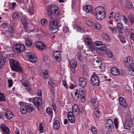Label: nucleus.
Segmentation results:
<instances>
[{
  "label": "nucleus",
  "instance_id": "nucleus-1",
  "mask_svg": "<svg viewBox=\"0 0 134 134\" xmlns=\"http://www.w3.org/2000/svg\"><path fill=\"white\" fill-rule=\"evenodd\" d=\"M19 103L20 105V110L23 114H26L27 112L31 113L34 110L35 107L32 104L21 102Z\"/></svg>",
  "mask_w": 134,
  "mask_h": 134
},
{
  "label": "nucleus",
  "instance_id": "nucleus-2",
  "mask_svg": "<svg viewBox=\"0 0 134 134\" xmlns=\"http://www.w3.org/2000/svg\"><path fill=\"white\" fill-rule=\"evenodd\" d=\"M96 18L99 20H101L105 18L106 12L104 8L102 6L97 7L95 9Z\"/></svg>",
  "mask_w": 134,
  "mask_h": 134
},
{
  "label": "nucleus",
  "instance_id": "nucleus-3",
  "mask_svg": "<svg viewBox=\"0 0 134 134\" xmlns=\"http://www.w3.org/2000/svg\"><path fill=\"white\" fill-rule=\"evenodd\" d=\"M124 63L131 73L134 74V64L132 63L133 60L131 57L125 58L124 60Z\"/></svg>",
  "mask_w": 134,
  "mask_h": 134
},
{
  "label": "nucleus",
  "instance_id": "nucleus-4",
  "mask_svg": "<svg viewBox=\"0 0 134 134\" xmlns=\"http://www.w3.org/2000/svg\"><path fill=\"white\" fill-rule=\"evenodd\" d=\"M10 65L11 69L13 71L20 72L22 71V68L21 67L19 62L16 60L11 59L10 60Z\"/></svg>",
  "mask_w": 134,
  "mask_h": 134
},
{
  "label": "nucleus",
  "instance_id": "nucleus-5",
  "mask_svg": "<svg viewBox=\"0 0 134 134\" xmlns=\"http://www.w3.org/2000/svg\"><path fill=\"white\" fill-rule=\"evenodd\" d=\"M106 46L104 47H101L97 48V52L100 54H104L105 53L107 56L110 58L113 56V54L111 50L109 49H106Z\"/></svg>",
  "mask_w": 134,
  "mask_h": 134
},
{
  "label": "nucleus",
  "instance_id": "nucleus-6",
  "mask_svg": "<svg viewBox=\"0 0 134 134\" xmlns=\"http://www.w3.org/2000/svg\"><path fill=\"white\" fill-rule=\"evenodd\" d=\"M49 29L50 31L53 33H54L53 31L57 30L59 28L57 20L55 19L52 18L51 17V19L49 20Z\"/></svg>",
  "mask_w": 134,
  "mask_h": 134
},
{
  "label": "nucleus",
  "instance_id": "nucleus-7",
  "mask_svg": "<svg viewBox=\"0 0 134 134\" xmlns=\"http://www.w3.org/2000/svg\"><path fill=\"white\" fill-rule=\"evenodd\" d=\"M47 14L49 15L51 14V15L56 16L59 13V9L57 6L53 5L50 7L49 10L47 9Z\"/></svg>",
  "mask_w": 134,
  "mask_h": 134
},
{
  "label": "nucleus",
  "instance_id": "nucleus-8",
  "mask_svg": "<svg viewBox=\"0 0 134 134\" xmlns=\"http://www.w3.org/2000/svg\"><path fill=\"white\" fill-rule=\"evenodd\" d=\"M90 81L91 85L94 86H98L100 83L98 78L96 75H92L91 76Z\"/></svg>",
  "mask_w": 134,
  "mask_h": 134
},
{
  "label": "nucleus",
  "instance_id": "nucleus-9",
  "mask_svg": "<svg viewBox=\"0 0 134 134\" xmlns=\"http://www.w3.org/2000/svg\"><path fill=\"white\" fill-rule=\"evenodd\" d=\"M25 49V47L24 44H16L14 47V51L17 53L21 51H23Z\"/></svg>",
  "mask_w": 134,
  "mask_h": 134
},
{
  "label": "nucleus",
  "instance_id": "nucleus-10",
  "mask_svg": "<svg viewBox=\"0 0 134 134\" xmlns=\"http://www.w3.org/2000/svg\"><path fill=\"white\" fill-rule=\"evenodd\" d=\"M85 43L88 46L89 50L91 51H94V47L92 40L90 37H87L85 39Z\"/></svg>",
  "mask_w": 134,
  "mask_h": 134
},
{
  "label": "nucleus",
  "instance_id": "nucleus-11",
  "mask_svg": "<svg viewBox=\"0 0 134 134\" xmlns=\"http://www.w3.org/2000/svg\"><path fill=\"white\" fill-rule=\"evenodd\" d=\"M36 47L41 51H44L47 48V46L44 44L40 41H37L35 42Z\"/></svg>",
  "mask_w": 134,
  "mask_h": 134
},
{
  "label": "nucleus",
  "instance_id": "nucleus-12",
  "mask_svg": "<svg viewBox=\"0 0 134 134\" xmlns=\"http://www.w3.org/2000/svg\"><path fill=\"white\" fill-rule=\"evenodd\" d=\"M70 68L71 71H70V73L71 74H74L75 72V68L77 65L76 62L74 59L71 60L70 62Z\"/></svg>",
  "mask_w": 134,
  "mask_h": 134
},
{
  "label": "nucleus",
  "instance_id": "nucleus-13",
  "mask_svg": "<svg viewBox=\"0 0 134 134\" xmlns=\"http://www.w3.org/2000/svg\"><path fill=\"white\" fill-rule=\"evenodd\" d=\"M41 102V99L38 97H35L33 100V102L37 108H38L40 105Z\"/></svg>",
  "mask_w": 134,
  "mask_h": 134
},
{
  "label": "nucleus",
  "instance_id": "nucleus-14",
  "mask_svg": "<svg viewBox=\"0 0 134 134\" xmlns=\"http://www.w3.org/2000/svg\"><path fill=\"white\" fill-rule=\"evenodd\" d=\"M79 85L81 87L84 88L86 86L87 79L85 78H81L79 79Z\"/></svg>",
  "mask_w": 134,
  "mask_h": 134
},
{
  "label": "nucleus",
  "instance_id": "nucleus-15",
  "mask_svg": "<svg viewBox=\"0 0 134 134\" xmlns=\"http://www.w3.org/2000/svg\"><path fill=\"white\" fill-rule=\"evenodd\" d=\"M29 56V59L32 63H35L37 62V59L35 55L33 53L30 52L28 54Z\"/></svg>",
  "mask_w": 134,
  "mask_h": 134
},
{
  "label": "nucleus",
  "instance_id": "nucleus-16",
  "mask_svg": "<svg viewBox=\"0 0 134 134\" xmlns=\"http://www.w3.org/2000/svg\"><path fill=\"white\" fill-rule=\"evenodd\" d=\"M39 72L42 74L41 75L44 76L43 78L45 79H48L49 77L48 71L47 69L44 70L43 71L42 69H40L39 70Z\"/></svg>",
  "mask_w": 134,
  "mask_h": 134
},
{
  "label": "nucleus",
  "instance_id": "nucleus-17",
  "mask_svg": "<svg viewBox=\"0 0 134 134\" xmlns=\"http://www.w3.org/2000/svg\"><path fill=\"white\" fill-rule=\"evenodd\" d=\"M39 72L42 74L41 75L44 76L43 78L45 79H48L49 77L48 71L47 69L44 70L43 71L42 69H40L39 70Z\"/></svg>",
  "mask_w": 134,
  "mask_h": 134
},
{
  "label": "nucleus",
  "instance_id": "nucleus-18",
  "mask_svg": "<svg viewBox=\"0 0 134 134\" xmlns=\"http://www.w3.org/2000/svg\"><path fill=\"white\" fill-rule=\"evenodd\" d=\"M68 118L70 122L72 123H74L75 121V119L72 112H70L68 114Z\"/></svg>",
  "mask_w": 134,
  "mask_h": 134
},
{
  "label": "nucleus",
  "instance_id": "nucleus-19",
  "mask_svg": "<svg viewBox=\"0 0 134 134\" xmlns=\"http://www.w3.org/2000/svg\"><path fill=\"white\" fill-rule=\"evenodd\" d=\"M1 127L3 132V134H5V133L9 134V130L8 128L6 127L4 124H2L1 126Z\"/></svg>",
  "mask_w": 134,
  "mask_h": 134
},
{
  "label": "nucleus",
  "instance_id": "nucleus-20",
  "mask_svg": "<svg viewBox=\"0 0 134 134\" xmlns=\"http://www.w3.org/2000/svg\"><path fill=\"white\" fill-rule=\"evenodd\" d=\"M53 55L57 62H59L60 61V55L59 52L58 51H54L53 53Z\"/></svg>",
  "mask_w": 134,
  "mask_h": 134
},
{
  "label": "nucleus",
  "instance_id": "nucleus-21",
  "mask_svg": "<svg viewBox=\"0 0 134 134\" xmlns=\"http://www.w3.org/2000/svg\"><path fill=\"white\" fill-rule=\"evenodd\" d=\"M84 10L87 13L91 14L92 12V8L90 5H86L83 7Z\"/></svg>",
  "mask_w": 134,
  "mask_h": 134
},
{
  "label": "nucleus",
  "instance_id": "nucleus-22",
  "mask_svg": "<svg viewBox=\"0 0 134 134\" xmlns=\"http://www.w3.org/2000/svg\"><path fill=\"white\" fill-rule=\"evenodd\" d=\"M34 4L32 3H30L29 5V14L32 15L34 12Z\"/></svg>",
  "mask_w": 134,
  "mask_h": 134
},
{
  "label": "nucleus",
  "instance_id": "nucleus-23",
  "mask_svg": "<svg viewBox=\"0 0 134 134\" xmlns=\"http://www.w3.org/2000/svg\"><path fill=\"white\" fill-rule=\"evenodd\" d=\"M119 102L121 106L123 107H125L127 106L124 98L122 97H120L119 98Z\"/></svg>",
  "mask_w": 134,
  "mask_h": 134
},
{
  "label": "nucleus",
  "instance_id": "nucleus-24",
  "mask_svg": "<svg viewBox=\"0 0 134 134\" xmlns=\"http://www.w3.org/2000/svg\"><path fill=\"white\" fill-rule=\"evenodd\" d=\"M111 74L115 76L119 75L120 74L119 71L117 68L115 67H112L110 70Z\"/></svg>",
  "mask_w": 134,
  "mask_h": 134
},
{
  "label": "nucleus",
  "instance_id": "nucleus-25",
  "mask_svg": "<svg viewBox=\"0 0 134 134\" xmlns=\"http://www.w3.org/2000/svg\"><path fill=\"white\" fill-rule=\"evenodd\" d=\"M73 92L74 94L72 95L73 99L74 100L77 101L79 98L78 91L76 89H74L73 90Z\"/></svg>",
  "mask_w": 134,
  "mask_h": 134
},
{
  "label": "nucleus",
  "instance_id": "nucleus-26",
  "mask_svg": "<svg viewBox=\"0 0 134 134\" xmlns=\"http://www.w3.org/2000/svg\"><path fill=\"white\" fill-rule=\"evenodd\" d=\"M5 116L7 119H11L13 117V113L10 111H7L5 112Z\"/></svg>",
  "mask_w": 134,
  "mask_h": 134
},
{
  "label": "nucleus",
  "instance_id": "nucleus-27",
  "mask_svg": "<svg viewBox=\"0 0 134 134\" xmlns=\"http://www.w3.org/2000/svg\"><path fill=\"white\" fill-rule=\"evenodd\" d=\"M72 114H77L79 111V108L76 104L74 105L72 107Z\"/></svg>",
  "mask_w": 134,
  "mask_h": 134
},
{
  "label": "nucleus",
  "instance_id": "nucleus-28",
  "mask_svg": "<svg viewBox=\"0 0 134 134\" xmlns=\"http://www.w3.org/2000/svg\"><path fill=\"white\" fill-rule=\"evenodd\" d=\"M113 125L112 121L110 119L108 120L106 125V128L107 129H109Z\"/></svg>",
  "mask_w": 134,
  "mask_h": 134
},
{
  "label": "nucleus",
  "instance_id": "nucleus-29",
  "mask_svg": "<svg viewBox=\"0 0 134 134\" xmlns=\"http://www.w3.org/2000/svg\"><path fill=\"white\" fill-rule=\"evenodd\" d=\"M91 102L95 107V109H96L98 107V102L95 98H92L91 99Z\"/></svg>",
  "mask_w": 134,
  "mask_h": 134
},
{
  "label": "nucleus",
  "instance_id": "nucleus-30",
  "mask_svg": "<svg viewBox=\"0 0 134 134\" xmlns=\"http://www.w3.org/2000/svg\"><path fill=\"white\" fill-rule=\"evenodd\" d=\"M94 44L95 45L97 46L98 47H97L96 49V51H97V48L99 47H105L106 46L103 44L102 43L99 41H96L94 42Z\"/></svg>",
  "mask_w": 134,
  "mask_h": 134
},
{
  "label": "nucleus",
  "instance_id": "nucleus-31",
  "mask_svg": "<svg viewBox=\"0 0 134 134\" xmlns=\"http://www.w3.org/2000/svg\"><path fill=\"white\" fill-rule=\"evenodd\" d=\"M5 58L4 57H3L2 54H1V53H0V65H1V66H3L5 63Z\"/></svg>",
  "mask_w": 134,
  "mask_h": 134
},
{
  "label": "nucleus",
  "instance_id": "nucleus-32",
  "mask_svg": "<svg viewBox=\"0 0 134 134\" xmlns=\"http://www.w3.org/2000/svg\"><path fill=\"white\" fill-rule=\"evenodd\" d=\"M49 81L48 82L49 85H50L52 88H54L55 87V81L53 79L50 78L49 79Z\"/></svg>",
  "mask_w": 134,
  "mask_h": 134
},
{
  "label": "nucleus",
  "instance_id": "nucleus-33",
  "mask_svg": "<svg viewBox=\"0 0 134 134\" xmlns=\"http://www.w3.org/2000/svg\"><path fill=\"white\" fill-rule=\"evenodd\" d=\"M53 125L54 128L56 130H58L60 127V125L59 121L56 120L54 122Z\"/></svg>",
  "mask_w": 134,
  "mask_h": 134
},
{
  "label": "nucleus",
  "instance_id": "nucleus-34",
  "mask_svg": "<svg viewBox=\"0 0 134 134\" xmlns=\"http://www.w3.org/2000/svg\"><path fill=\"white\" fill-rule=\"evenodd\" d=\"M46 112L48 114L52 116L53 115V110L50 107H48L46 109Z\"/></svg>",
  "mask_w": 134,
  "mask_h": 134
},
{
  "label": "nucleus",
  "instance_id": "nucleus-35",
  "mask_svg": "<svg viewBox=\"0 0 134 134\" xmlns=\"http://www.w3.org/2000/svg\"><path fill=\"white\" fill-rule=\"evenodd\" d=\"M25 44L26 46L28 47H30L32 45V42L31 40L27 39L25 40Z\"/></svg>",
  "mask_w": 134,
  "mask_h": 134
},
{
  "label": "nucleus",
  "instance_id": "nucleus-36",
  "mask_svg": "<svg viewBox=\"0 0 134 134\" xmlns=\"http://www.w3.org/2000/svg\"><path fill=\"white\" fill-rule=\"evenodd\" d=\"M76 57L80 61L82 62L83 61V58L80 52L78 53L76 55Z\"/></svg>",
  "mask_w": 134,
  "mask_h": 134
},
{
  "label": "nucleus",
  "instance_id": "nucleus-37",
  "mask_svg": "<svg viewBox=\"0 0 134 134\" xmlns=\"http://www.w3.org/2000/svg\"><path fill=\"white\" fill-rule=\"evenodd\" d=\"M5 101V97L4 95L0 92V102H3Z\"/></svg>",
  "mask_w": 134,
  "mask_h": 134
},
{
  "label": "nucleus",
  "instance_id": "nucleus-38",
  "mask_svg": "<svg viewBox=\"0 0 134 134\" xmlns=\"http://www.w3.org/2000/svg\"><path fill=\"white\" fill-rule=\"evenodd\" d=\"M102 36L105 40L107 42H109L110 40V38L109 36L106 34H104Z\"/></svg>",
  "mask_w": 134,
  "mask_h": 134
},
{
  "label": "nucleus",
  "instance_id": "nucleus-39",
  "mask_svg": "<svg viewBox=\"0 0 134 134\" xmlns=\"http://www.w3.org/2000/svg\"><path fill=\"white\" fill-rule=\"evenodd\" d=\"M117 28L120 31H122V30L123 28V25L122 23L121 22L118 23L117 24Z\"/></svg>",
  "mask_w": 134,
  "mask_h": 134
},
{
  "label": "nucleus",
  "instance_id": "nucleus-40",
  "mask_svg": "<svg viewBox=\"0 0 134 134\" xmlns=\"http://www.w3.org/2000/svg\"><path fill=\"white\" fill-rule=\"evenodd\" d=\"M128 18L129 21L131 23V25H132L134 23V18L130 15H129Z\"/></svg>",
  "mask_w": 134,
  "mask_h": 134
},
{
  "label": "nucleus",
  "instance_id": "nucleus-41",
  "mask_svg": "<svg viewBox=\"0 0 134 134\" xmlns=\"http://www.w3.org/2000/svg\"><path fill=\"white\" fill-rule=\"evenodd\" d=\"M115 19L116 22L121 20L120 14L119 13H116L115 14Z\"/></svg>",
  "mask_w": 134,
  "mask_h": 134
},
{
  "label": "nucleus",
  "instance_id": "nucleus-42",
  "mask_svg": "<svg viewBox=\"0 0 134 134\" xmlns=\"http://www.w3.org/2000/svg\"><path fill=\"white\" fill-rule=\"evenodd\" d=\"M74 27H75L76 30L77 32H79L82 33L84 32H85L84 30L79 26H75Z\"/></svg>",
  "mask_w": 134,
  "mask_h": 134
},
{
  "label": "nucleus",
  "instance_id": "nucleus-43",
  "mask_svg": "<svg viewBox=\"0 0 134 134\" xmlns=\"http://www.w3.org/2000/svg\"><path fill=\"white\" fill-rule=\"evenodd\" d=\"M41 22L42 25L44 26H45L48 23L47 20L45 19H42L41 20Z\"/></svg>",
  "mask_w": 134,
  "mask_h": 134
},
{
  "label": "nucleus",
  "instance_id": "nucleus-44",
  "mask_svg": "<svg viewBox=\"0 0 134 134\" xmlns=\"http://www.w3.org/2000/svg\"><path fill=\"white\" fill-rule=\"evenodd\" d=\"M79 94L81 96H85V91L84 89L80 88L79 91Z\"/></svg>",
  "mask_w": 134,
  "mask_h": 134
},
{
  "label": "nucleus",
  "instance_id": "nucleus-45",
  "mask_svg": "<svg viewBox=\"0 0 134 134\" xmlns=\"http://www.w3.org/2000/svg\"><path fill=\"white\" fill-rule=\"evenodd\" d=\"M8 30L10 33H13L15 30V27L10 26L9 27Z\"/></svg>",
  "mask_w": 134,
  "mask_h": 134
},
{
  "label": "nucleus",
  "instance_id": "nucleus-46",
  "mask_svg": "<svg viewBox=\"0 0 134 134\" xmlns=\"http://www.w3.org/2000/svg\"><path fill=\"white\" fill-rule=\"evenodd\" d=\"M126 7L128 8H132L133 7L131 1H129L126 4Z\"/></svg>",
  "mask_w": 134,
  "mask_h": 134
},
{
  "label": "nucleus",
  "instance_id": "nucleus-47",
  "mask_svg": "<svg viewBox=\"0 0 134 134\" xmlns=\"http://www.w3.org/2000/svg\"><path fill=\"white\" fill-rule=\"evenodd\" d=\"M39 132L40 133H42L44 132V130L43 129L42 126V125L41 124H40L39 125Z\"/></svg>",
  "mask_w": 134,
  "mask_h": 134
},
{
  "label": "nucleus",
  "instance_id": "nucleus-48",
  "mask_svg": "<svg viewBox=\"0 0 134 134\" xmlns=\"http://www.w3.org/2000/svg\"><path fill=\"white\" fill-rule=\"evenodd\" d=\"M129 124H127L128 123V122H127V123L126 122H125V123L124 125V127L126 128L127 129H129V128L130 127H131V124H130V123H131V122H129Z\"/></svg>",
  "mask_w": 134,
  "mask_h": 134
},
{
  "label": "nucleus",
  "instance_id": "nucleus-49",
  "mask_svg": "<svg viewBox=\"0 0 134 134\" xmlns=\"http://www.w3.org/2000/svg\"><path fill=\"white\" fill-rule=\"evenodd\" d=\"M123 17L122 20L125 23L127 24L129 22L127 18L125 16L122 15Z\"/></svg>",
  "mask_w": 134,
  "mask_h": 134
},
{
  "label": "nucleus",
  "instance_id": "nucleus-50",
  "mask_svg": "<svg viewBox=\"0 0 134 134\" xmlns=\"http://www.w3.org/2000/svg\"><path fill=\"white\" fill-rule=\"evenodd\" d=\"M91 132L94 134H96L97 133V130L94 127H92L91 129Z\"/></svg>",
  "mask_w": 134,
  "mask_h": 134
},
{
  "label": "nucleus",
  "instance_id": "nucleus-51",
  "mask_svg": "<svg viewBox=\"0 0 134 134\" xmlns=\"http://www.w3.org/2000/svg\"><path fill=\"white\" fill-rule=\"evenodd\" d=\"M21 21L22 23H27V20L26 18L24 16H23L21 19Z\"/></svg>",
  "mask_w": 134,
  "mask_h": 134
},
{
  "label": "nucleus",
  "instance_id": "nucleus-52",
  "mask_svg": "<svg viewBox=\"0 0 134 134\" xmlns=\"http://www.w3.org/2000/svg\"><path fill=\"white\" fill-rule=\"evenodd\" d=\"M114 123L116 129H117L118 128V120L117 119H115L114 121Z\"/></svg>",
  "mask_w": 134,
  "mask_h": 134
},
{
  "label": "nucleus",
  "instance_id": "nucleus-53",
  "mask_svg": "<svg viewBox=\"0 0 134 134\" xmlns=\"http://www.w3.org/2000/svg\"><path fill=\"white\" fill-rule=\"evenodd\" d=\"M94 113L97 117H99L101 115V113L100 111H94Z\"/></svg>",
  "mask_w": 134,
  "mask_h": 134
},
{
  "label": "nucleus",
  "instance_id": "nucleus-54",
  "mask_svg": "<svg viewBox=\"0 0 134 134\" xmlns=\"http://www.w3.org/2000/svg\"><path fill=\"white\" fill-rule=\"evenodd\" d=\"M95 26L96 28L98 30H100L101 28L100 25L98 23H95Z\"/></svg>",
  "mask_w": 134,
  "mask_h": 134
},
{
  "label": "nucleus",
  "instance_id": "nucleus-55",
  "mask_svg": "<svg viewBox=\"0 0 134 134\" xmlns=\"http://www.w3.org/2000/svg\"><path fill=\"white\" fill-rule=\"evenodd\" d=\"M86 24L89 26H92L93 24V22L90 20H87L86 22Z\"/></svg>",
  "mask_w": 134,
  "mask_h": 134
},
{
  "label": "nucleus",
  "instance_id": "nucleus-56",
  "mask_svg": "<svg viewBox=\"0 0 134 134\" xmlns=\"http://www.w3.org/2000/svg\"><path fill=\"white\" fill-rule=\"evenodd\" d=\"M19 16V15L17 13L15 12L14 13L12 16V18H13L17 19L18 18Z\"/></svg>",
  "mask_w": 134,
  "mask_h": 134
},
{
  "label": "nucleus",
  "instance_id": "nucleus-57",
  "mask_svg": "<svg viewBox=\"0 0 134 134\" xmlns=\"http://www.w3.org/2000/svg\"><path fill=\"white\" fill-rule=\"evenodd\" d=\"M63 31L64 32L66 33L69 31V29L68 27H65L63 28Z\"/></svg>",
  "mask_w": 134,
  "mask_h": 134
},
{
  "label": "nucleus",
  "instance_id": "nucleus-58",
  "mask_svg": "<svg viewBox=\"0 0 134 134\" xmlns=\"http://www.w3.org/2000/svg\"><path fill=\"white\" fill-rule=\"evenodd\" d=\"M21 83L24 86H26V85H27L28 84H27V82L26 80H24V79H22L21 81Z\"/></svg>",
  "mask_w": 134,
  "mask_h": 134
},
{
  "label": "nucleus",
  "instance_id": "nucleus-59",
  "mask_svg": "<svg viewBox=\"0 0 134 134\" xmlns=\"http://www.w3.org/2000/svg\"><path fill=\"white\" fill-rule=\"evenodd\" d=\"M9 84V87H11L13 85V81L12 80L9 79L8 80Z\"/></svg>",
  "mask_w": 134,
  "mask_h": 134
},
{
  "label": "nucleus",
  "instance_id": "nucleus-60",
  "mask_svg": "<svg viewBox=\"0 0 134 134\" xmlns=\"http://www.w3.org/2000/svg\"><path fill=\"white\" fill-rule=\"evenodd\" d=\"M23 25V27L24 29H27L28 28V25L27 22L22 23Z\"/></svg>",
  "mask_w": 134,
  "mask_h": 134
},
{
  "label": "nucleus",
  "instance_id": "nucleus-61",
  "mask_svg": "<svg viewBox=\"0 0 134 134\" xmlns=\"http://www.w3.org/2000/svg\"><path fill=\"white\" fill-rule=\"evenodd\" d=\"M109 28L113 33L115 32L116 31V28L115 27H110Z\"/></svg>",
  "mask_w": 134,
  "mask_h": 134
},
{
  "label": "nucleus",
  "instance_id": "nucleus-62",
  "mask_svg": "<svg viewBox=\"0 0 134 134\" xmlns=\"http://www.w3.org/2000/svg\"><path fill=\"white\" fill-rule=\"evenodd\" d=\"M37 95L39 96H42V92L41 90L39 89L37 91Z\"/></svg>",
  "mask_w": 134,
  "mask_h": 134
},
{
  "label": "nucleus",
  "instance_id": "nucleus-63",
  "mask_svg": "<svg viewBox=\"0 0 134 134\" xmlns=\"http://www.w3.org/2000/svg\"><path fill=\"white\" fill-rule=\"evenodd\" d=\"M52 106L53 107V109L55 111L56 110V104L55 103H53L52 104Z\"/></svg>",
  "mask_w": 134,
  "mask_h": 134
},
{
  "label": "nucleus",
  "instance_id": "nucleus-64",
  "mask_svg": "<svg viewBox=\"0 0 134 134\" xmlns=\"http://www.w3.org/2000/svg\"><path fill=\"white\" fill-rule=\"evenodd\" d=\"M130 38L133 41H134V34L133 32L130 35Z\"/></svg>",
  "mask_w": 134,
  "mask_h": 134
}]
</instances>
